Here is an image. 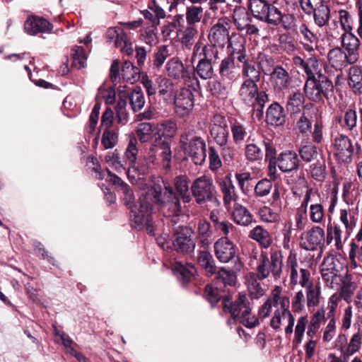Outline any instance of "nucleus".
<instances>
[{
    "label": "nucleus",
    "instance_id": "nucleus-1",
    "mask_svg": "<svg viewBox=\"0 0 362 362\" xmlns=\"http://www.w3.org/2000/svg\"><path fill=\"white\" fill-rule=\"evenodd\" d=\"M137 206L160 211L165 216H178L182 211L180 198L173 188L163 181L154 183L147 191L142 192Z\"/></svg>",
    "mask_w": 362,
    "mask_h": 362
},
{
    "label": "nucleus",
    "instance_id": "nucleus-2",
    "mask_svg": "<svg viewBox=\"0 0 362 362\" xmlns=\"http://www.w3.org/2000/svg\"><path fill=\"white\" fill-rule=\"evenodd\" d=\"M244 81L241 84L238 96L246 105L251 107L256 117L259 119L263 116V108L269 101L266 92L259 91L257 83L260 81V71L255 64H245L243 67Z\"/></svg>",
    "mask_w": 362,
    "mask_h": 362
},
{
    "label": "nucleus",
    "instance_id": "nucleus-3",
    "mask_svg": "<svg viewBox=\"0 0 362 362\" xmlns=\"http://www.w3.org/2000/svg\"><path fill=\"white\" fill-rule=\"evenodd\" d=\"M222 305L223 310L230 313L233 319H238L247 328H253L259 324V318L251 313L247 297L245 294L239 293L233 303L228 298H223Z\"/></svg>",
    "mask_w": 362,
    "mask_h": 362
},
{
    "label": "nucleus",
    "instance_id": "nucleus-4",
    "mask_svg": "<svg viewBox=\"0 0 362 362\" xmlns=\"http://www.w3.org/2000/svg\"><path fill=\"white\" fill-rule=\"evenodd\" d=\"M256 272L260 278H270L274 281H279L283 274V256L278 250L271 251L270 255L261 251L257 259Z\"/></svg>",
    "mask_w": 362,
    "mask_h": 362
},
{
    "label": "nucleus",
    "instance_id": "nucleus-5",
    "mask_svg": "<svg viewBox=\"0 0 362 362\" xmlns=\"http://www.w3.org/2000/svg\"><path fill=\"white\" fill-rule=\"evenodd\" d=\"M320 274L325 286L332 290L339 288L348 274L340 259L334 255L324 258L320 267Z\"/></svg>",
    "mask_w": 362,
    "mask_h": 362
},
{
    "label": "nucleus",
    "instance_id": "nucleus-6",
    "mask_svg": "<svg viewBox=\"0 0 362 362\" xmlns=\"http://www.w3.org/2000/svg\"><path fill=\"white\" fill-rule=\"evenodd\" d=\"M217 48L213 46H202L200 42H197L193 48L191 61L193 63L197 56L199 59L194 71L202 79L211 78L214 75L212 63L218 58Z\"/></svg>",
    "mask_w": 362,
    "mask_h": 362
},
{
    "label": "nucleus",
    "instance_id": "nucleus-7",
    "mask_svg": "<svg viewBox=\"0 0 362 362\" xmlns=\"http://www.w3.org/2000/svg\"><path fill=\"white\" fill-rule=\"evenodd\" d=\"M180 143L185 153L191 158L195 165L204 163L206 157V143L202 137L185 132L180 136Z\"/></svg>",
    "mask_w": 362,
    "mask_h": 362
},
{
    "label": "nucleus",
    "instance_id": "nucleus-8",
    "mask_svg": "<svg viewBox=\"0 0 362 362\" xmlns=\"http://www.w3.org/2000/svg\"><path fill=\"white\" fill-rule=\"evenodd\" d=\"M324 318V312L322 310L317 311L312 317L309 325L308 317L301 316L297 320V324L294 331V339L293 344L298 346L301 344L303 337L308 326L307 336L309 339H318L317 332L320 327L321 322Z\"/></svg>",
    "mask_w": 362,
    "mask_h": 362
},
{
    "label": "nucleus",
    "instance_id": "nucleus-9",
    "mask_svg": "<svg viewBox=\"0 0 362 362\" xmlns=\"http://www.w3.org/2000/svg\"><path fill=\"white\" fill-rule=\"evenodd\" d=\"M190 192L199 205L216 199V186L213 179L209 175H204L196 178L191 185Z\"/></svg>",
    "mask_w": 362,
    "mask_h": 362
},
{
    "label": "nucleus",
    "instance_id": "nucleus-10",
    "mask_svg": "<svg viewBox=\"0 0 362 362\" xmlns=\"http://www.w3.org/2000/svg\"><path fill=\"white\" fill-rule=\"evenodd\" d=\"M165 70L169 77L175 80L182 78L193 90L199 87V81L197 78L194 70L189 69L178 58L170 59L166 63Z\"/></svg>",
    "mask_w": 362,
    "mask_h": 362
},
{
    "label": "nucleus",
    "instance_id": "nucleus-11",
    "mask_svg": "<svg viewBox=\"0 0 362 362\" xmlns=\"http://www.w3.org/2000/svg\"><path fill=\"white\" fill-rule=\"evenodd\" d=\"M332 87V81L325 75L320 74L315 78H307L304 90L310 100L318 102L327 96V91Z\"/></svg>",
    "mask_w": 362,
    "mask_h": 362
},
{
    "label": "nucleus",
    "instance_id": "nucleus-12",
    "mask_svg": "<svg viewBox=\"0 0 362 362\" xmlns=\"http://www.w3.org/2000/svg\"><path fill=\"white\" fill-rule=\"evenodd\" d=\"M175 239L173 241L175 250L180 253L191 254L194 252L196 242L193 238L194 230L187 226H179L174 228Z\"/></svg>",
    "mask_w": 362,
    "mask_h": 362
},
{
    "label": "nucleus",
    "instance_id": "nucleus-13",
    "mask_svg": "<svg viewBox=\"0 0 362 362\" xmlns=\"http://www.w3.org/2000/svg\"><path fill=\"white\" fill-rule=\"evenodd\" d=\"M209 133L213 141L220 146L227 145L229 135L230 126L226 118L219 114L215 115L209 123Z\"/></svg>",
    "mask_w": 362,
    "mask_h": 362
},
{
    "label": "nucleus",
    "instance_id": "nucleus-14",
    "mask_svg": "<svg viewBox=\"0 0 362 362\" xmlns=\"http://www.w3.org/2000/svg\"><path fill=\"white\" fill-rule=\"evenodd\" d=\"M155 213L151 209L141 208L136 205L132 209L130 215L131 221L134 228L141 230L146 228L150 235H155V226L152 221V214Z\"/></svg>",
    "mask_w": 362,
    "mask_h": 362
},
{
    "label": "nucleus",
    "instance_id": "nucleus-15",
    "mask_svg": "<svg viewBox=\"0 0 362 362\" xmlns=\"http://www.w3.org/2000/svg\"><path fill=\"white\" fill-rule=\"evenodd\" d=\"M249 8L255 18L269 24L277 17V8L264 0H250Z\"/></svg>",
    "mask_w": 362,
    "mask_h": 362
},
{
    "label": "nucleus",
    "instance_id": "nucleus-16",
    "mask_svg": "<svg viewBox=\"0 0 362 362\" xmlns=\"http://www.w3.org/2000/svg\"><path fill=\"white\" fill-rule=\"evenodd\" d=\"M149 160L152 163L160 166L166 172L169 171L172 162V152L169 144L163 141L151 148Z\"/></svg>",
    "mask_w": 362,
    "mask_h": 362
},
{
    "label": "nucleus",
    "instance_id": "nucleus-17",
    "mask_svg": "<svg viewBox=\"0 0 362 362\" xmlns=\"http://www.w3.org/2000/svg\"><path fill=\"white\" fill-rule=\"evenodd\" d=\"M228 23L225 20H219L210 29L208 39L211 45L206 46H213L214 48H223L229 40Z\"/></svg>",
    "mask_w": 362,
    "mask_h": 362
},
{
    "label": "nucleus",
    "instance_id": "nucleus-18",
    "mask_svg": "<svg viewBox=\"0 0 362 362\" xmlns=\"http://www.w3.org/2000/svg\"><path fill=\"white\" fill-rule=\"evenodd\" d=\"M227 51L228 56L235 59L237 55V59L243 64V67L245 64H254L249 63L247 60V55L245 54V39L239 34L232 33L229 37L228 41Z\"/></svg>",
    "mask_w": 362,
    "mask_h": 362
},
{
    "label": "nucleus",
    "instance_id": "nucleus-19",
    "mask_svg": "<svg viewBox=\"0 0 362 362\" xmlns=\"http://www.w3.org/2000/svg\"><path fill=\"white\" fill-rule=\"evenodd\" d=\"M175 111L180 117L188 115L194 106V95L189 88L180 89L175 95Z\"/></svg>",
    "mask_w": 362,
    "mask_h": 362
},
{
    "label": "nucleus",
    "instance_id": "nucleus-20",
    "mask_svg": "<svg viewBox=\"0 0 362 362\" xmlns=\"http://www.w3.org/2000/svg\"><path fill=\"white\" fill-rule=\"evenodd\" d=\"M334 155L342 162L350 163L354 153L351 139L346 135L339 134L334 139Z\"/></svg>",
    "mask_w": 362,
    "mask_h": 362
},
{
    "label": "nucleus",
    "instance_id": "nucleus-21",
    "mask_svg": "<svg viewBox=\"0 0 362 362\" xmlns=\"http://www.w3.org/2000/svg\"><path fill=\"white\" fill-rule=\"evenodd\" d=\"M325 240V231L320 226H313L301 235L300 246L306 250H315Z\"/></svg>",
    "mask_w": 362,
    "mask_h": 362
},
{
    "label": "nucleus",
    "instance_id": "nucleus-22",
    "mask_svg": "<svg viewBox=\"0 0 362 362\" xmlns=\"http://www.w3.org/2000/svg\"><path fill=\"white\" fill-rule=\"evenodd\" d=\"M107 181L114 185L118 192H120L123 194V201L126 206H127L131 210L136 205L139 204V201L136 204H134V195L131 187L125 183L120 177L115 174L111 173L107 170Z\"/></svg>",
    "mask_w": 362,
    "mask_h": 362
},
{
    "label": "nucleus",
    "instance_id": "nucleus-23",
    "mask_svg": "<svg viewBox=\"0 0 362 362\" xmlns=\"http://www.w3.org/2000/svg\"><path fill=\"white\" fill-rule=\"evenodd\" d=\"M216 258L223 263H227L235 256V247L228 237L218 239L214 245Z\"/></svg>",
    "mask_w": 362,
    "mask_h": 362
},
{
    "label": "nucleus",
    "instance_id": "nucleus-24",
    "mask_svg": "<svg viewBox=\"0 0 362 362\" xmlns=\"http://www.w3.org/2000/svg\"><path fill=\"white\" fill-rule=\"evenodd\" d=\"M274 164H277L279 170L283 173L297 171L300 166V160L298 154L293 151H285L278 155Z\"/></svg>",
    "mask_w": 362,
    "mask_h": 362
},
{
    "label": "nucleus",
    "instance_id": "nucleus-25",
    "mask_svg": "<svg viewBox=\"0 0 362 362\" xmlns=\"http://www.w3.org/2000/svg\"><path fill=\"white\" fill-rule=\"evenodd\" d=\"M137 139L135 136H132L129 137V140L128 142L127 147L124 151V159L125 160V163L128 165V170L127 172V175L129 179L132 181L133 184H135L134 180L135 179L134 176H132L131 170L133 171L137 170V156L139 153V150L137 148Z\"/></svg>",
    "mask_w": 362,
    "mask_h": 362
},
{
    "label": "nucleus",
    "instance_id": "nucleus-26",
    "mask_svg": "<svg viewBox=\"0 0 362 362\" xmlns=\"http://www.w3.org/2000/svg\"><path fill=\"white\" fill-rule=\"evenodd\" d=\"M266 278H260L257 272H249L245 275V285L250 296L252 298L259 299L263 296L267 291L261 281Z\"/></svg>",
    "mask_w": 362,
    "mask_h": 362
},
{
    "label": "nucleus",
    "instance_id": "nucleus-27",
    "mask_svg": "<svg viewBox=\"0 0 362 362\" xmlns=\"http://www.w3.org/2000/svg\"><path fill=\"white\" fill-rule=\"evenodd\" d=\"M341 45L348 54V63L354 64L359 57V40L351 33H344L341 35Z\"/></svg>",
    "mask_w": 362,
    "mask_h": 362
},
{
    "label": "nucleus",
    "instance_id": "nucleus-28",
    "mask_svg": "<svg viewBox=\"0 0 362 362\" xmlns=\"http://www.w3.org/2000/svg\"><path fill=\"white\" fill-rule=\"evenodd\" d=\"M25 31L31 35L40 33L50 32L53 25L46 19L38 16H30L24 24Z\"/></svg>",
    "mask_w": 362,
    "mask_h": 362
},
{
    "label": "nucleus",
    "instance_id": "nucleus-29",
    "mask_svg": "<svg viewBox=\"0 0 362 362\" xmlns=\"http://www.w3.org/2000/svg\"><path fill=\"white\" fill-rule=\"evenodd\" d=\"M339 221L343 224L345 233L349 237L356 228L358 221V211L357 209L348 208L341 209L339 211Z\"/></svg>",
    "mask_w": 362,
    "mask_h": 362
},
{
    "label": "nucleus",
    "instance_id": "nucleus-30",
    "mask_svg": "<svg viewBox=\"0 0 362 362\" xmlns=\"http://www.w3.org/2000/svg\"><path fill=\"white\" fill-rule=\"evenodd\" d=\"M218 74L223 81H233L239 76V69L235 66L233 57H227L221 61Z\"/></svg>",
    "mask_w": 362,
    "mask_h": 362
},
{
    "label": "nucleus",
    "instance_id": "nucleus-31",
    "mask_svg": "<svg viewBox=\"0 0 362 362\" xmlns=\"http://www.w3.org/2000/svg\"><path fill=\"white\" fill-rule=\"evenodd\" d=\"M272 83L277 90H283L291 84V80L288 71L281 66L274 68L271 74Z\"/></svg>",
    "mask_w": 362,
    "mask_h": 362
},
{
    "label": "nucleus",
    "instance_id": "nucleus-32",
    "mask_svg": "<svg viewBox=\"0 0 362 362\" xmlns=\"http://www.w3.org/2000/svg\"><path fill=\"white\" fill-rule=\"evenodd\" d=\"M285 317L288 318V325L285 328V332L287 334H291L293 333L295 319L290 310H276L270 321V325L274 329H279L281 324V319Z\"/></svg>",
    "mask_w": 362,
    "mask_h": 362
},
{
    "label": "nucleus",
    "instance_id": "nucleus-33",
    "mask_svg": "<svg viewBox=\"0 0 362 362\" xmlns=\"http://www.w3.org/2000/svg\"><path fill=\"white\" fill-rule=\"evenodd\" d=\"M197 230L199 245L204 248H208L214 240L213 230L210 223L205 220L199 221Z\"/></svg>",
    "mask_w": 362,
    "mask_h": 362
},
{
    "label": "nucleus",
    "instance_id": "nucleus-34",
    "mask_svg": "<svg viewBox=\"0 0 362 362\" xmlns=\"http://www.w3.org/2000/svg\"><path fill=\"white\" fill-rule=\"evenodd\" d=\"M327 245H331L337 250H341L344 246L342 240V230L337 224H328L327 228Z\"/></svg>",
    "mask_w": 362,
    "mask_h": 362
},
{
    "label": "nucleus",
    "instance_id": "nucleus-35",
    "mask_svg": "<svg viewBox=\"0 0 362 362\" xmlns=\"http://www.w3.org/2000/svg\"><path fill=\"white\" fill-rule=\"evenodd\" d=\"M266 120L271 125H283L285 122V114L283 107L277 103L271 104L267 111Z\"/></svg>",
    "mask_w": 362,
    "mask_h": 362
},
{
    "label": "nucleus",
    "instance_id": "nucleus-36",
    "mask_svg": "<svg viewBox=\"0 0 362 362\" xmlns=\"http://www.w3.org/2000/svg\"><path fill=\"white\" fill-rule=\"evenodd\" d=\"M230 130L233 141L236 145L243 144L246 141V139L250 136V132L246 125L238 121L230 123Z\"/></svg>",
    "mask_w": 362,
    "mask_h": 362
},
{
    "label": "nucleus",
    "instance_id": "nucleus-37",
    "mask_svg": "<svg viewBox=\"0 0 362 362\" xmlns=\"http://www.w3.org/2000/svg\"><path fill=\"white\" fill-rule=\"evenodd\" d=\"M220 190L223 194V201L225 206L230 205L236 199L235 187L229 176H226L218 182Z\"/></svg>",
    "mask_w": 362,
    "mask_h": 362
},
{
    "label": "nucleus",
    "instance_id": "nucleus-38",
    "mask_svg": "<svg viewBox=\"0 0 362 362\" xmlns=\"http://www.w3.org/2000/svg\"><path fill=\"white\" fill-rule=\"evenodd\" d=\"M268 300H271V303L274 306L279 305L281 307L280 310H289L290 299L283 291L281 286H275L271 291Z\"/></svg>",
    "mask_w": 362,
    "mask_h": 362
},
{
    "label": "nucleus",
    "instance_id": "nucleus-39",
    "mask_svg": "<svg viewBox=\"0 0 362 362\" xmlns=\"http://www.w3.org/2000/svg\"><path fill=\"white\" fill-rule=\"evenodd\" d=\"M173 270L176 274L178 279L183 284H186L189 282L196 272L195 267L193 264H187L184 265L180 262H176L173 266Z\"/></svg>",
    "mask_w": 362,
    "mask_h": 362
},
{
    "label": "nucleus",
    "instance_id": "nucleus-40",
    "mask_svg": "<svg viewBox=\"0 0 362 362\" xmlns=\"http://www.w3.org/2000/svg\"><path fill=\"white\" fill-rule=\"evenodd\" d=\"M315 23L318 27H324L328 24L330 19V9L329 6L322 2L320 3L314 8L312 13Z\"/></svg>",
    "mask_w": 362,
    "mask_h": 362
},
{
    "label": "nucleus",
    "instance_id": "nucleus-41",
    "mask_svg": "<svg viewBox=\"0 0 362 362\" xmlns=\"http://www.w3.org/2000/svg\"><path fill=\"white\" fill-rule=\"evenodd\" d=\"M189 179L185 175L177 176L175 178V187L176 192L185 203H189L192 200L189 192Z\"/></svg>",
    "mask_w": 362,
    "mask_h": 362
},
{
    "label": "nucleus",
    "instance_id": "nucleus-42",
    "mask_svg": "<svg viewBox=\"0 0 362 362\" xmlns=\"http://www.w3.org/2000/svg\"><path fill=\"white\" fill-rule=\"evenodd\" d=\"M156 83L157 86V92L160 96L168 99L173 95L174 92V83L170 79L160 76L156 78Z\"/></svg>",
    "mask_w": 362,
    "mask_h": 362
},
{
    "label": "nucleus",
    "instance_id": "nucleus-43",
    "mask_svg": "<svg viewBox=\"0 0 362 362\" xmlns=\"http://www.w3.org/2000/svg\"><path fill=\"white\" fill-rule=\"evenodd\" d=\"M349 85L355 93L362 92V70L357 66L349 69Z\"/></svg>",
    "mask_w": 362,
    "mask_h": 362
},
{
    "label": "nucleus",
    "instance_id": "nucleus-44",
    "mask_svg": "<svg viewBox=\"0 0 362 362\" xmlns=\"http://www.w3.org/2000/svg\"><path fill=\"white\" fill-rule=\"evenodd\" d=\"M250 237L264 248L269 247L272 242L269 233L260 226H257L250 231Z\"/></svg>",
    "mask_w": 362,
    "mask_h": 362
},
{
    "label": "nucleus",
    "instance_id": "nucleus-45",
    "mask_svg": "<svg viewBox=\"0 0 362 362\" xmlns=\"http://www.w3.org/2000/svg\"><path fill=\"white\" fill-rule=\"evenodd\" d=\"M327 57L329 62L335 69H341L346 62H348V54L339 47L332 49Z\"/></svg>",
    "mask_w": 362,
    "mask_h": 362
},
{
    "label": "nucleus",
    "instance_id": "nucleus-46",
    "mask_svg": "<svg viewBox=\"0 0 362 362\" xmlns=\"http://www.w3.org/2000/svg\"><path fill=\"white\" fill-rule=\"evenodd\" d=\"M300 32L303 36L305 42H303V48L308 52H312L317 47L318 38L306 25L302 24Z\"/></svg>",
    "mask_w": 362,
    "mask_h": 362
},
{
    "label": "nucleus",
    "instance_id": "nucleus-47",
    "mask_svg": "<svg viewBox=\"0 0 362 362\" xmlns=\"http://www.w3.org/2000/svg\"><path fill=\"white\" fill-rule=\"evenodd\" d=\"M122 76L123 80L133 84L140 78V70L134 66L132 62L125 61L122 68Z\"/></svg>",
    "mask_w": 362,
    "mask_h": 362
},
{
    "label": "nucleus",
    "instance_id": "nucleus-48",
    "mask_svg": "<svg viewBox=\"0 0 362 362\" xmlns=\"http://www.w3.org/2000/svg\"><path fill=\"white\" fill-rule=\"evenodd\" d=\"M198 264L210 274L216 272V265L211 254L206 251H199L197 256Z\"/></svg>",
    "mask_w": 362,
    "mask_h": 362
},
{
    "label": "nucleus",
    "instance_id": "nucleus-49",
    "mask_svg": "<svg viewBox=\"0 0 362 362\" xmlns=\"http://www.w3.org/2000/svg\"><path fill=\"white\" fill-rule=\"evenodd\" d=\"M304 103L303 95L300 91H296L289 95L286 109L291 114H295L301 110Z\"/></svg>",
    "mask_w": 362,
    "mask_h": 362
},
{
    "label": "nucleus",
    "instance_id": "nucleus-50",
    "mask_svg": "<svg viewBox=\"0 0 362 362\" xmlns=\"http://www.w3.org/2000/svg\"><path fill=\"white\" fill-rule=\"evenodd\" d=\"M298 151L301 160L305 163L314 162L321 156L317 153V148L312 144L304 145Z\"/></svg>",
    "mask_w": 362,
    "mask_h": 362
},
{
    "label": "nucleus",
    "instance_id": "nucleus-51",
    "mask_svg": "<svg viewBox=\"0 0 362 362\" xmlns=\"http://www.w3.org/2000/svg\"><path fill=\"white\" fill-rule=\"evenodd\" d=\"M286 268L289 272L290 284L296 286L298 284V263L296 255L290 254L286 259Z\"/></svg>",
    "mask_w": 362,
    "mask_h": 362
},
{
    "label": "nucleus",
    "instance_id": "nucleus-52",
    "mask_svg": "<svg viewBox=\"0 0 362 362\" xmlns=\"http://www.w3.org/2000/svg\"><path fill=\"white\" fill-rule=\"evenodd\" d=\"M303 71L308 78H315L321 73V64L318 59L315 56H310L305 60Z\"/></svg>",
    "mask_w": 362,
    "mask_h": 362
},
{
    "label": "nucleus",
    "instance_id": "nucleus-53",
    "mask_svg": "<svg viewBox=\"0 0 362 362\" xmlns=\"http://www.w3.org/2000/svg\"><path fill=\"white\" fill-rule=\"evenodd\" d=\"M233 218L236 223L242 226H248L252 221L248 210L239 204L233 210Z\"/></svg>",
    "mask_w": 362,
    "mask_h": 362
},
{
    "label": "nucleus",
    "instance_id": "nucleus-54",
    "mask_svg": "<svg viewBox=\"0 0 362 362\" xmlns=\"http://www.w3.org/2000/svg\"><path fill=\"white\" fill-rule=\"evenodd\" d=\"M310 173L313 178L317 181H322L326 175V165L325 159L320 158L310 165Z\"/></svg>",
    "mask_w": 362,
    "mask_h": 362
},
{
    "label": "nucleus",
    "instance_id": "nucleus-55",
    "mask_svg": "<svg viewBox=\"0 0 362 362\" xmlns=\"http://www.w3.org/2000/svg\"><path fill=\"white\" fill-rule=\"evenodd\" d=\"M153 125L150 122H143L139 124L136 127V135L141 143L149 141L154 133Z\"/></svg>",
    "mask_w": 362,
    "mask_h": 362
},
{
    "label": "nucleus",
    "instance_id": "nucleus-56",
    "mask_svg": "<svg viewBox=\"0 0 362 362\" xmlns=\"http://www.w3.org/2000/svg\"><path fill=\"white\" fill-rule=\"evenodd\" d=\"M131 107L134 112L141 110L144 104L145 98L140 87L135 88L129 95Z\"/></svg>",
    "mask_w": 362,
    "mask_h": 362
},
{
    "label": "nucleus",
    "instance_id": "nucleus-57",
    "mask_svg": "<svg viewBox=\"0 0 362 362\" xmlns=\"http://www.w3.org/2000/svg\"><path fill=\"white\" fill-rule=\"evenodd\" d=\"M313 115L310 111H303L296 122V127L302 134H308L311 131Z\"/></svg>",
    "mask_w": 362,
    "mask_h": 362
},
{
    "label": "nucleus",
    "instance_id": "nucleus-58",
    "mask_svg": "<svg viewBox=\"0 0 362 362\" xmlns=\"http://www.w3.org/2000/svg\"><path fill=\"white\" fill-rule=\"evenodd\" d=\"M202 15L203 8L200 6L191 5L186 8V21L189 25L200 22Z\"/></svg>",
    "mask_w": 362,
    "mask_h": 362
},
{
    "label": "nucleus",
    "instance_id": "nucleus-59",
    "mask_svg": "<svg viewBox=\"0 0 362 362\" xmlns=\"http://www.w3.org/2000/svg\"><path fill=\"white\" fill-rule=\"evenodd\" d=\"M216 279L225 286H235L237 281V276L235 272L225 267L218 270L216 274Z\"/></svg>",
    "mask_w": 362,
    "mask_h": 362
},
{
    "label": "nucleus",
    "instance_id": "nucleus-60",
    "mask_svg": "<svg viewBox=\"0 0 362 362\" xmlns=\"http://www.w3.org/2000/svg\"><path fill=\"white\" fill-rule=\"evenodd\" d=\"M105 160L110 167L112 168L117 173L125 172L127 173L124 164L121 161L119 153L117 150L113 152L108 153Z\"/></svg>",
    "mask_w": 362,
    "mask_h": 362
},
{
    "label": "nucleus",
    "instance_id": "nucleus-61",
    "mask_svg": "<svg viewBox=\"0 0 362 362\" xmlns=\"http://www.w3.org/2000/svg\"><path fill=\"white\" fill-rule=\"evenodd\" d=\"M277 17L274 19V23H270L271 25H278L281 24L283 28L286 30H291L295 26V18L291 14H283L281 11L277 8Z\"/></svg>",
    "mask_w": 362,
    "mask_h": 362
},
{
    "label": "nucleus",
    "instance_id": "nucleus-62",
    "mask_svg": "<svg viewBox=\"0 0 362 362\" xmlns=\"http://www.w3.org/2000/svg\"><path fill=\"white\" fill-rule=\"evenodd\" d=\"M306 303L308 307H315L320 303V287L318 285H313L305 288Z\"/></svg>",
    "mask_w": 362,
    "mask_h": 362
},
{
    "label": "nucleus",
    "instance_id": "nucleus-63",
    "mask_svg": "<svg viewBox=\"0 0 362 362\" xmlns=\"http://www.w3.org/2000/svg\"><path fill=\"white\" fill-rule=\"evenodd\" d=\"M73 65L78 69L85 67L87 60V54L81 46H76L72 49L71 53Z\"/></svg>",
    "mask_w": 362,
    "mask_h": 362
},
{
    "label": "nucleus",
    "instance_id": "nucleus-64",
    "mask_svg": "<svg viewBox=\"0 0 362 362\" xmlns=\"http://www.w3.org/2000/svg\"><path fill=\"white\" fill-rule=\"evenodd\" d=\"M355 288L354 283L350 280L347 274L344 279H343L342 284L340 285L339 288L335 289V291H339L340 297L346 301H348L353 294Z\"/></svg>",
    "mask_w": 362,
    "mask_h": 362
}]
</instances>
